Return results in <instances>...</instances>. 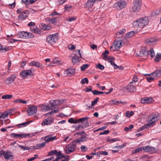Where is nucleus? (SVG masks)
Returning a JSON list of instances; mask_svg holds the SVG:
<instances>
[{
	"label": "nucleus",
	"instance_id": "nucleus-25",
	"mask_svg": "<svg viewBox=\"0 0 161 161\" xmlns=\"http://www.w3.org/2000/svg\"><path fill=\"white\" fill-rule=\"evenodd\" d=\"M46 145V142H43L41 143L37 144L36 145L33 147L35 149H39L41 148L44 147Z\"/></svg>",
	"mask_w": 161,
	"mask_h": 161
},
{
	"label": "nucleus",
	"instance_id": "nucleus-64",
	"mask_svg": "<svg viewBox=\"0 0 161 161\" xmlns=\"http://www.w3.org/2000/svg\"><path fill=\"white\" fill-rule=\"evenodd\" d=\"M151 126H152L151 123H150L147 124H145L143 125L145 129H147L148 127H151Z\"/></svg>",
	"mask_w": 161,
	"mask_h": 161
},
{
	"label": "nucleus",
	"instance_id": "nucleus-55",
	"mask_svg": "<svg viewBox=\"0 0 161 161\" xmlns=\"http://www.w3.org/2000/svg\"><path fill=\"white\" fill-rule=\"evenodd\" d=\"M98 153L99 155H108V152L105 151H99Z\"/></svg>",
	"mask_w": 161,
	"mask_h": 161
},
{
	"label": "nucleus",
	"instance_id": "nucleus-39",
	"mask_svg": "<svg viewBox=\"0 0 161 161\" xmlns=\"http://www.w3.org/2000/svg\"><path fill=\"white\" fill-rule=\"evenodd\" d=\"M30 123V122H24L20 124H19L18 125V127L19 128L25 127L27 125H29Z\"/></svg>",
	"mask_w": 161,
	"mask_h": 161
},
{
	"label": "nucleus",
	"instance_id": "nucleus-43",
	"mask_svg": "<svg viewBox=\"0 0 161 161\" xmlns=\"http://www.w3.org/2000/svg\"><path fill=\"white\" fill-rule=\"evenodd\" d=\"M68 121L69 123L71 124L78 123L77 120H75L73 118H71L69 119H68Z\"/></svg>",
	"mask_w": 161,
	"mask_h": 161
},
{
	"label": "nucleus",
	"instance_id": "nucleus-8",
	"mask_svg": "<svg viewBox=\"0 0 161 161\" xmlns=\"http://www.w3.org/2000/svg\"><path fill=\"white\" fill-rule=\"evenodd\" d=\"M159 119V116L158 113H153L152 115L149 116L147 119L148 121L151 122L152 125H153L154 123Z\"/></svg>",
	"mask_w": 161,
	"mask_h": 161
},
{
	"label": "nucleus",
	"instance_id": "nucleus-16",
	"mask_svg": "<svg viewBox=\"0 0 161 161\" xmlns=\"http://www.w3.org/2000/svg\"><path fill=\"white\" fill-rule=\"evenodd\" d=\"M153 100L152 97H145L142 99L141 103L143 104H149L152 103Z\"/></svg>",
	"mask_w": 161,
	"mask_h": 161
},
{
	"label": "nucleus",
	"instance_id": "nucleus-50",
	"mask_svg": "<svg viewBox=\"0 0 161 161\" xmlns=\"http://www.w3.org/2000/svg\"><path fill=\"white\" fill-rule=\"evenodd\" d=\"M89 124L88 121H86L85 123H83L81 125L82 126V129L85 128L89 126Z\"/></svg>",
	"mask_w": 161,
	"mask_h": 161
},
{
	"label": "nucleus",
	"instance_id": "nucleus-32",
	"mask_svg": "<svg viewBox=\"0 0 161 161\" xmlns=\"http://www.w3.org/2000/svg\"><path fill=\"white\" fill-rule=\"evenodd\" d=\"M127 89L130 92H134L136 90V88L135 86L131 85H128L127 86Z\"/></svg>",
	"mask_w": 161,
	"mask_h": 161
},
{
	"label": "nucleus",
	"instance_id": "nucleus-30",
	"mask_svg": "<svg viewBox=\"0 0 161 161\" xmlns=\"http://www.w3.org/2000/svg\"><path fill=\"white\" fill-rule=\"evenodd\" d=\"M40 26L42 30H50L51 29V27L50 25H46L44 23H42Z\"/></svg>",
	"mask_w": 161,
	"mask_h": 161
},
{
	"label": "nucleus",
	"instance_id": "nucleus-49",
	"mask_svg": "<svg viewBox=\"0 0 161 161\" xmlns=\"http://www.w3.org/2000/svg\"><path fill=\"white\" fill-rule=\"evenodd\" d=\"M12 97V96L11 95H5L2 97V98L3 99H9Z\"/></svg>",
	"mask_w": 161,
	"mask_h": 161
},
{
	"label": "nucleus",
	"instance_id": "nucleus-42",
	"mask_svg": "<svg viewBox=\"0 0 161 161\" xmlns=\"http://www.w3.org/2000/svg\"><path fill=\"white\" fill-rule=\"evenodd\" d=\"M29 136L27 134H16V138H24Z\"/></svg>",
	"mask_w": 161,
	"mask_h": 161
},
{
	"label": "nucleus",
	"instance_id": "nucleus-41",
	"mask_svg": "<svg viewBox=\"0 0 161 161\" xmlns=\"http://www.w3.org/2000/svg\"><path fill=\"white\" fill-rule=\"evenodd\" d=\"M89 119V118L88 117H83L82 118H80L79 119H77V121L78 122V123L79 122H82L83 121H85L86 120L88 119Z\"/></svg>",
	"mask_w": 161,
	"mask_h": 161
},
{
	"label": "nucleus",
	"instance_id": "nucleus-57",
	"mask_svg": "<svg viewBox=\"0 0 161 161\" xmlns=\"http://www.w3.org/2000/svg\"><path fill=\"white\" fill-rule=\"evenodd\" d=\"M86 83H88V80L87 78H85L81 80V83L82 84H84Z\"/></svg>",
	"mask_w": 161,
	"mask_h": 161
},
{
	"label": "nucleus",
	"instance_id": "nucleus-9",
	"mask_svg": "<svg viewBox=\"0 0 161 161\" xmlns=\"http://www.w3.org/2000/svg\"><path fill=\"white\" fill-rule=\"evenodd\" d=\"M143 150L145 152L151 153H156L158 150L157 148H155L153 147L149 146L143 147Z\"/></svg>",
	"mask_w": 161,
	"mask_h": 161
},
{
	"label": "nucleus",
	"instance_id": "nucleus-47",
	"mask_svg": "<svg viewBox=\"0 0 161 161\" xmlns=\"http://www.w3.org/2000/svg\"><path fill=\"white\" fill-rule=\"evenodd\" d=\"M51 63L53 64H60V61L59 60H58L57 58H53L52 61Z\"/></svg>",
	"mask_w": 161,
	"mask_h": 161
},
{
	"label": "nucleus",
	"instance_id": "nucleus-26",
	"mask_svg": "<svg viewBox=\"0 0 161 161\" xmlns=\"http://www.w3.org/2000/svg\"><path fill=\"white\" fill-rule=\"evenodd\" d=\"M10 113V112L9 110L4 111L3 113H0V115L2 119H5L7 117Z\"/></svg>",
	"mask_w": 161,
	"mask_h": 161
},
{
	"label": "nucleus",
	"instance_id": "nucleus-12",
	"mask_svg": "<svg viewBox=\"0 0 161 161\" xmlns=\"http://www.w3.org/2000/svg\"><path fill=\"white\" fill-rule=\"evenodd\" d=\"M3 154L4 158L7 160L12 159L13 157V154L10 151L7 150L6 152L4 151Z\"/></svg>",
	"mask_w": 161,
	"mask_h": 161
},
{
	"label": "nucleus",
	"instance_id": "nucleus-19",
	"mask_svg": "<svg viewBox=\"0 0 161 161\" xmlns=\"http://www.w3.org/2000/svg\"><path fill=\"white\" fill-rule=\"evenodd\" d=\"M15 79V76L14 75H12L6 79L5 81V83L7 85L11 84L14 81Z\"/></svg>",
	"mask_w": 161,
	"mask_h": 161
},
{
	"label": "nucleus",
	"instance_id": "nucleus-5",
	"mask_svg": "<svg viewBox=\"0 0 161 161\" xmlns=\"http://www.w3.org/2000/svg\"><path fill=\"white\" fill-rule=\"evenodd\" d=\"M17 36L22 38H31L34 37V35L30 32H27L25 31H20L18 33Z\"/></svg>",
	"mask_w": 161,
	"mask_h": 161
},
{
	"label": "nucleus",
	"instance_id": "nucleus-36",
	"mask_svg": "<svg viewBox=\"0 0 161 161\" xmlns=\"http://www.w3.org/2000/svg\"><path fill=\"white\" fill-rule=\"evenodd\" d=\"M143 150V147H138L136 149L132 151V153L133 154H135L140 151Z\"/></svg>",
	"mask_w": 161,
	"mask_h": 161
},
{
	"label": "nucleus",
	"instance_id": "nucleus-58",
	"mask_svg": "<svg viewBox=\"0 0 161 161\" xmlns=\"http://www.w3.org/2000/svg\"><path fill=\"white\" fill-rule=\"evenodd\" d=\"M98 99L99 98L98 97H97L93 101H92L91 103L92 106H94L96 104Z\"/></svg>",
	"mask_w": 161,
	"mask_h": 161
},
{
	"label": "nucleus",
	"instance_id": "nucleus-52",
	"mask_svg": "<svg viewBox=\"0 0 161 161\" xmlns=\"http://www.w3.org/2000/svg\"><path fill=\"white\" fill-rule=\"evenodd\" d=\"M80 148L81 151L83 152H86L88 150V147L84 145L81 146Z\"/></svg>",
	"mask_w": 161,
	"mask_h": 161
},
{
	"label": "nucleus",
	"instance_id": "nucleus-40",
	"mask_svg": "<svg viewBox=\"0 0 161 161\" xmlns=\"http://www.w3.org/2000/svg\"><path fill=\"white\" fill-rule=\"evenodd\" d=\"M161 59V54H158L157 53L156 55L155 58L154 59V61L155 62H158L159 61V60Z\"/></svg>",
	"mask_w": 161,
	"mask_h": 161
},
{
	"label": "nucleus",
	"instance_id": "nucleus-20",
	"mask_svg": "<svg viewBox=\"0 0 161 161\" xmlns=\"http://www.w3.org/2000/svg\"><path fill=\"white\" fill-rule=\"evenodd\" d=\"M49 103L51 107H52L59 105L61 103V102L58 100L56 99L50 101Z\"/></svg>",
	"mask_w": 161,
	"mask_h": 161
},
{
	"label": "nucleus",
	"instance_id": "nucleus-1",
	"mask_svg": "<svg viewBox=\"0 0 161 161\" xmlns=\"http://www.w3.org/2000/svg\"><path fill=\"white\" fill-rule=\"evenodd\" d=\"M149 22L148 19L147 17L140 19L132 23L133 26L135 28H142L147 25Z\"/></svg>",
	"mask_w": 161,
	"mask_h": 161
},
{
	"label": "nucleus",
	"instance_id": "nucleus-51",
	"mask_svg": "<svg viewBox=\"0 0 161 161\" xmlns=\"http://www.w3.org/2000/svg\"><path fill=\"white\" fill-rule=\"evenodd\" d=\"M121 41L122 42L123 44H124L126 45H127L129 43L128 41L126 38H122V40Z\"/></svg>",
	"mask_w": 161,
	"mask_h": 161
},
{
	"label": "nucleus",
	"instance_id": "nucleus-2",
	"mask_svg": "<svg viewBox=\"0 0 161 161\" xmlns=\"http://www.w3.org/2000/svg\"><path fill=\"white\" fill-rule=\"evenodd\" d=\"M141 0H134L133 5L130 8V11L133 12H138L141 9Z\"/></svg>",
	"mask_w": 161,
	"mask_h": 161
},
{
	"label": "nucleus",
	"instance_id": "nucleus-45",
	"mask_svg": "<svg viewBox=\"0 0 161 161\" xmlns=\"http://www.w3.org/2000/svg\"><path fill=\"white\" fill-rule=\"evenodd\" d=\"M107 141L108 142H109L110 143H112L114 142H116L117 141H119V139L117 138H111V139H107Z\"/></svg>",
	"mask_w": 161,
	"mask_h": 161
},
{
	"label": "nucleus",
	"instance_id": "nucleus-33",
	"mask_svg": "<svg viewBox=\"0 0 161 161\" xmlns=\"http://www.w3.org/2000/svg\"><path fill=\"white\" fill-rule=\"evenodd\" d=\"M147 49L146 47H142L141 48L140 52V54L141 56H142L146 53L147 51Z\"/></svg>",
	"mask_w": 161,
	"mask_h": 161
},
{
	"label": "nucleus",
	"instance_id": "nucleus-34",
	"mask_svg": "<svg viewBox=\"0 0 161 161\" xmlns=\"http://www.w3.org/2000/svg\"><path fill=\"white\" fill-rule=\"evenodd\" d=\"M135 32L134 31H130L128 32L125 35V36L127 38H130L135 34Z\"/></svg>",
	"mask_w": 161,
	"mask_h": 161
},
{
	"label": "nucleus",
	"instance_id": "nucleus-63",
	"mask_svg": "<svg viewBox=\"0 0 161 161\" xmlns=\"http://www.w3.org/2000/svg\"><path fill=\"white\" fill-rule=\"evenodd\" d=\"M93 91V90H92V88L91 86H89V88H86L85 90V91L86 92H92Z\"/></svg>",
	"mask_w": 161,
	"mask_h": 161
},
{
	"label": "nucleus",
	"instance_id": "nucleus-3",
	"mask_svg": "<svg viewBox=\"0 0 161 161\" xmlns=\"http://www.w3.org/2000/svg\"><path fill=\"white\" fill-rule=\"evenodd\" d=\"M76 148V144L74 141H72L67 145L65 148V152L67 154H69L74 152Z\"/></svg>",
	"mask_w": 161,
	"mask_h": 161
},
{
	"label": "nucleus",
	"instance_id": "nucleus-29",
	"mask_svg": "<svg viewBox=\"0 0 161 161\" xmlns=\"http://www.w3.org/2000/svg\"><path fill=\"white\" fill-rule=\"evenodd\" d=\"M42 139L43 140H45V142L46 143L49 142H50L53 141L54 140H57V137L56 136H54L52 137H47V138H46V139H44V137H42Z\"/></svg>",
	"mask_w": 161,
	"mask_h": 161
},
{
	"label": "nucleus",
	"instance_id": "nucleus-27",
	"mask_svg": "<svg viewBox=\"0 0 161 161\" xmlns=\"http://www.w3.org/2000/svg\"><path fill=\"white\" fill-rule=\"evenodd\" d=\"M87 140V137L85 136H82L81 137L78 138L75 141V142L80 143L85 141Z\"/></svg>",
	"mask_w": 161,
	"mask_h": 161
},
{
	"label": "nucleus",
	"instance_id": "nucleus-60",
	"mask_svg": "<svg viewBox=\"0 0 161 161\" xmlns=\"http://www.w3.org/2000/svg\"><path fill=\"white\" fill-rule=\"evenodd\" d=\"M61 14L59 13H58L56 11H54L51 13L50 14V16H57L58 15H61Z\"/></svg>",
	"mask_w": 161,
	"mask_h": 161
},
{
	"label": "nucleus",
	"instance_id": "nucleus-6",
	"mask_svg": "<svg viewBox=\"0 0 161 161\" xmlns=\"http://www.w3.org/2000/svg\"><path fill=\"white\" fill-rule=\"evenodd\" d=\"M74 56L72 58V63L73 64H75L78 62L80 61V59L81 57L80 53V50H76L74 52Z\"/></svg>",
	"mask_w": 161,
	"mask_h": 161
},
{
	"label": "nucleus",
	"instance_id": "nucleus-4",
	"mask_svg": "<svg viewBox=\"0 0 161 161\" xmlns=\"http://www.w3.org/2000/svg\"><path fill=\"white\" fill-rule=\"evenodd\" d=\"M58 39V34L56 33L48 36L47 37V40L48 43L52 45L54 44Z\"/></svg>",
	"mask_w": 161,
	"mask_h": 161
},
{
	"label": "nucleus",
	"instance_id": "nucleus-14",
	"mask_svg": "<svg viewBox=\"0 0 161 161\" xmlns=\"http://www.w3.org/2000/svg\"><path fill=\"white\" fill-rule=\"evenodd\" d=\"M37 108L36 106H33L30 107L27 111L28 115H32L35 114L37 111Z\"/></svg>",
	"mask_w": 161,
	"mask_h": 161
},
{
	"label": "nucleus",
	"instance_id": "nucleus-56",
	"mask_svg": "<svg viewBox=\"0 0 161 161\" xmlns=\"http://www.w3.org/2000/svg\"><path fill=\"white\" fill-rule=\"evenodd\" d=\"M89 67L88 64H84L82 65L81 67V69L82 71H84L87 68Z\"/></svg>",
	"mask_w": 161,
	"mask_h": 161
},
{
	"label": "nucleus",
	"instance_id": "nucleus-48",
	"mask_svg": "<svg viewBox=\"0 0 161 161\" xmlns=\"http://www.w3.org/2000/svg\"><path fill=\"white\" fill-rule=\"evenodd\" d=\"M57 17H53L51 19H49L48 21H49L50 23L52 24H54L56 23V19H57Z\"/></svg>",
	"mask_w": 161,
	"mask_h": 161
},
{
	"label": "nucleus",
	"instance_id": "nucleus-24",
	"mask_svg": "<svg viewBox=\"0 0 161 161\" xmlns=\"http://www.w3.org/2000/svg\"><path fill=\"white\" fill-rule=\"evenodd\" d=\"M31 31L34 33L39 34L41 33V31L40 29L37 28V27L34 26L30 28Z\"/></svg>",
	"mask_w": 161,
	"mask_h": 161
},
{
	"label": "nucleus",
	"instance_id": "nucleus-46",
	"mask_svg": "<svg viewBox=\"0 0 161 161\" xmlns=\"http://www.w3.org/2000/svg\"><path fill=\"white\" fill-rule=\"evenodd\" d=\"M96 68H97L98 69L101 70H103L104 68V66L100 63H98V64H97L96 65Z\"/></svg>",
	"mask_w": 161,
	"mask_h": 161
},
{
	"label": "nucleus",
	"instance_id": "nucleus-13",
	"mask_svg": "<svg viewBox=\"0 0 161 161\" xmlns=\"http://www.w3.org/2000/svg\"><path fill=\"white\" fill-rule=\"evenodd\" d=\"M157 42V40L153 37L148 38L145 40V42L147 45L152 46L155 45Z\"/></svg>",
	"mask_w": 161,
	"mask_h": 161
},
{
	"label": "nucleus",
	"instance_id": "nucleus-38",
	"mask_svg": "<svg viewBox=\"0 0 161 161\" xmlns=\"http://www.w3.org/2000/svg\"><path fill=\"white\" fill-rule=\"evenodd\" d=\"M110 103L112 104H114V105H118L120 103H122V102L121 101H116L115 100H112L110 101Z\"/></svg>",
	"mask_w": 161,
	"mask_h": 161
},
{
	"label": "nucleus",
	"instance_id": "nucleus-37",
	"mask_svg": "<svg viewBox=\"0 0 161 161\" xmlns=\"http://www.w3.org/2000/svg\"><path fill=\"white\" fill-rule=\"evenodd\" d=\"M77 17L76 16L69 17L67 18L66 20L69 22H71L76 19Z\"/></svg>",
	"mask_w": 161,
	"mask_h": 161
},
{
	"label": "nucleus",
	"instance_id": "nucleus-22",
	"mask_svg": "<svg viewBox=\"0 0 161 161\" xmlns=\"http://www.w3.org/2000/svg\"><path fill=\"white\" fill-rule=\"evenodd\" d=\"M151 74L152 75L156 78H158L161 75V71L160 70H156L155 71L153 72ZM151 74H146L145 75H149L150 76Z\"/></svg>",
	"mask_w": 161,
	"mask_h": 161
},
{
	"label": "nucleus",
	"instance_id": "nucleus-28",
	"mask_svg": "<svg viewBox=\"0 0 161 161\" xmlns=\"http://www.w3.org/2000/svg\"><path fill=\"white\" fill-rule=\"evenodd\" d=\"M125 32L126 30L125 29H122L120 30L116 33V37L118 38L121 37Z\"/></svg>",
	"mask_w": 161,
	"mask_h": 161
},
{
	"label": "nucleus",
	"instance_id": "nucleus-17",
	"mask_svg": "<svg viewBox=\"0 0 161 161\" xmlns=\"http://www.w3.org/2000/svg\"><path fill=\"white\" fill-rule=\"evenodd\" d=\"M29 64L31 66H35L37 68L40 67L42 69L44 68L43 64H41L40 63L35 61H31L29 63Z\"/></svg>",
	"mask_w": 161,
	"mask_h": 161
},
{
	"label": "nucleus",
	"instance_id": "nucleus-7",
	"mask_svg": "<svg viewBox=\"0 0 161 161\" xmlns=\"http://www.w3.org/2000/svg\"><path fill=\"white\" fill-rule=\"evenodd\" d=\"M122 45V42L120 40H115L112 45L110 47V50L112 52L118 50Z\"/></svg>",
	"mask_w": 161,
	"mask_h": 161
},
{
	"label": "nucleus",
	"instance_id": "nucleus-61",
	"mask_svg": "<svg viewBox=\"0 0 161 161\" xmlns=\"http://www.w3.org/2000/svg\"><path fill=\"white\" fill-rule=\"evenodd\" d=\"M68 48L70 50H73L75 48V47L73 45L69 44L68 46Z\"/></svg>",
	"mask_w": 161,
	"mask_h": 161
},
{
	"label": "nucleus",
	"instance_id": "nucleus-11",
	"mask_svg": "<svg viewBox=\"0 0 161 161\" xmlns=\"http://www.w3.org/2000/svg\"><path fill=\"white\" fill-rule=\"evenodd\" d=\"M126 4L125 2L120 1L118 3H116L114 5V8H116L119 9H122L125 7Z\"/></svg>",
	"mask_w": 161,
	"mask_h": 161
},
{
	"label": "nucleus",
	"instance_id": "nucleus-15",
	"mask_svg": "<svg viewBox=\"0 0 161 161\" xmlns=\"http://www.w3.org/2000/svg\"><path fill=\"white\" fill-rule=\"evenodd\" d=\"M75 71V69L74 68L67 69L64 71V75L65 76H71L74 74Z\"/></svg>",
	"mask_w": 161,
	"mask_h": 161
},
{
	"label": "nucleus",
	"instance_id": "nucleus-21",
	"mask_svg": "<svg viewBox=\"0 0 161 161\" xmlns=\"http://www.w3.org/2000/svg\"><path fill=\"white\" fill-rule=\"evenodd\" d=\"M26 11H24L21 12L19 14L18 19L19 20H23L26 19L28 16V14L26 13Z\"/></svg>",
	"mask_w": 161,
	"mask_h": 161
},
{
	"label": "nucleus",
	"instance_id": "nucleus-35",
	"mask_svg": "<svg viewBox=\"0 0 161 161\" xmlns=\"http://www.w3.org/2000/svg\"><path fill=\"white\" fill-rule=\"evenodd\" d=\"M147 55H150L152 58H153L155 56V53L154 50L153 49H151L147 51Z\"/></svg>",
	"mask_w": 161,
	"mask_h": 161
},
{
	"label": "nucleus",
	"instance_id": "nucleus-23",
	"mask_svg": "<svg viewBox=\"0 0 161 161\" xmlns=\"http://www.w3.org/2000/svg\"><path fill=\"white\" fill-rule=\"evenodd\" d=\"M41 110L44 112H46L49 110L51 108V106L46 104H42L41 105Z\"/></svg>",
	"mask_w": 161,
	"mask_h": 161
},
{
	"label": "nucleus",
	"instance_id": "nucleus-62",
	"mask_svg": "<svg viewBox=\"0 0 161 161\" xmlns=\"http://www.w3.org/2000/svg\"><path fill=\"white\" fill-rule=\"evenodd\" d=\"M148 82H151L153 81L155 79L153 77H149L146 78Z\"/></svg>",
	"mask_w": 161,
	"mask_h": 161
},
{
	"label": "nucleus",
	"instance_id": "nucleus-44",
	"mask_svg": "<svg viewBox=\"0 0 161 161\" xmlns=\"http://www.w3.org/2000/svg\"><path fill=\"white\" fill-rule=\"evenodd\" d=\"M134 114V112L133 111H131L130 113L129 111H127L125 113V116L130 118Z\"/></svg>",
	"mask_w": 161,
	"mask_h": 161
},
{
	"label": "nucleus",
	"instance_id": "nucleus-59",
	"mask_svg": "<svg viewBox=\"0 0 161 161\" xmlns=\"http://www.w3.org/2000/svg\"><path fill=\"white\" fill-rule=\"evenodd\" d=\"M58 108L55 107L54 108V109L51 112L48 113L47 114V115H48V114H51L52 113V112H55V113H57L58 112Z\"/></svg>",
	"mask_w": 161,
	"mask_h": 161
},
{
	"label": "nucleus",
	"instance_id": "nucleus-53",
	"mask_svg": "<svg viewBox=\"0 0 161 161\" xmlns=\"http://www.w3.org/2000/svg\"><path fill=\"white\" fill-rule=\"evenodd\" d=\"M57 153V151L56 150H52L51 151L48 152V156H51Z\"/></svg>",
	"mask_w": 161,
	"mask_h": 161
},
{
	"label": "nucleus",
	"instance_id": "nucleus-18",
	"mask_svg": "<svg viewBox=\"0 0 161 161\" xmlns=\"http://www.w3.org/2000/svg\"><path fill=\"white\" fill-rule=\"evenodd\" d=\"M53 121V118L52 117H49L44 119L42 123V125H48L51 124Z\"/></svg>",
	"mask_w": 161,
	"mask_h": 161
},
{
	"label": "nucleus",
	"instance_id": "nucleus-10",
	"mask_svg": "<svg viewBox=\"0 0 161 161\" xmlns=\"http://www.w3.org/2000/svg\"><path fill=\"white\" fill-rule=\"evenodd\" d=\"M32 75V71L31 69L24 70L20 73V75L23 79Z\"/></svg>",
	"mask_w": 161,
	"mask_h": 161
},
{
	"label": "nucleus",
	"instance_id": "nucleus-31",
	"mask_svg": "<svg viewBox=\"0 0 161 161\" xmlns=\"http://www.w3.org/2000/svg\"><path fill=\"white\" fill-rule=\"evenodd\" d=\"M114 59L115 58L113 57L108 59V62L110 63L112 65L114 66V68L117 69L118 66L115 64L114 61Z\"/></svg>",
	"mask_w": 161,
	"mask_h": 161
},
{
	"label": "nucleus",
	"instance_id": "nucleus-54",
	"mask_svg": "<svg viewBox=\"0 0 161 161\" xmlns=\"http://www.w3.org/2000/svg\"><path fill=\"white\" fill-rule=\"evenodd\" d=\"M19 146L22 149L24 150H29L30 149L29 147L25 146H22L20 145H19Z\"/></svg>",
	"mask_w": 161,
	"mask_h": 161
}]
</instances>
